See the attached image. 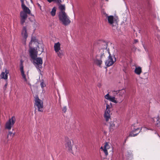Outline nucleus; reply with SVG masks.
<instances>
[{
  "label": "nucleus",
  "instance_id": "ea45409f",
  "mask_svg": "<svg viewBox=\"0 0 160 160\" xmlns=\"http://www.w3.org/2000/svg\"><path fill=\"white\" fill-rule=\"evenodd\" d=\"M7 83L4 85V87L5 88H6L7 86Z\"/></svg>",
  "mask_w": 160,
  "mask_h": 160
},
{
  "label": "nucleus",
  "instance_id": "423d86ee",
  "mask_svg": "<svg viewBox=\"0 0 160 160\" xmlns=\"http://www.w3.org/2000/svg\"><path fill=\"white\" fill-rule=\"evenodd\" d=\"M65 146L66 149L68 151L73 153L72 150V148L73 145V142H71V140L68 138H65Z\"/></svg>",
  "mask_w": 160,
  "mask_h": 160
},
{
  "label": "nucleus",
  "instance_id": "a878e982",
  "mask_svg": "<svg viewBox=\"0 0 160 160\" xmlns=\"http://www.w3.org/2000/svg\"><path fill=\"white\" fill-rule=\"evenodd\" d=\"M56 8L55 7H54L52 9L51 12V14L52 16H54L56 14Z\"/></svg>",
  "mask_w": 160,
  "mask_h": 160
},
{
  "label": "nucleus",
  "instance_id": "58836bf2",
  "mask_svg": "<svg viewBox=\"0 0 160 160\" xmlns=\"http://www.w3.org/2000/svg\"><path fill=\"white\" fill-rule=\"evenodd\" d=\"M138 40H137V39H135L134 40V42L135 43H137V42H138Z\"/></svg>",
  "mask_w": 160,
  "mask_h": 160
},
{
  "label": "nucleus",
  "instance_id": "4c0bfd02",
  "mask_svg": "<svg viewBox=\"0 0 160 160\" xmlns=\"http://www.w3.org/2000/svg\"><path fill=\"white\" fill-rule=\"evenodd\" d=\"M12 133L11 132H9V133H8V135H12Z\"/></svg>",
  "mask_w": 160,
  "mask_h": 160
},
{
  "label": "nucleus",
  "instance_id": "dca6fc26",
  "mask_svg": "<svg viewBox=\"0 0 160 160\" xmlns=\"http://www.w3.org/2000/svg\"><path fill=\"white\" fill-rule=\"evenodd\" d=\"M117 122L115 121L111 122L110 123V127L109 128V131L112 132L113 130L117 128L118 125H117Z\"/></svg>",
  "mask_w": 160,
  "mask_h": 160
},
{
  "label": "nucleus",
  "instance_id": "4468645a",
  "mask_svg": "<svg viewBox=\"0 0 160 160\" xmlns=\"http://www.w3.org/2000/svg\"><path fill=\"white\" fill-rule=\"evenodd\" d=\"M21 35L22 37L23 38L22 40L25 43L28 36L27 32L26 27H23L21 33Z\"/></svg>",
  "mask_w": 160,
  "mask_h": 160
},
{
  "label": "nucleus",
  "instance_id": "cd10ccee",
  "mask_svg": "<svg viewBox=\"0 0 160 160\" xmlns=\"http://www.w3.org/2000/svg\"><path fill=\"white\" fill-rule=\"evenodd\" d=\"M40 86L42 89L46 86V84L44 83L43 80L41 81Z\"/></svg>",
  "mask_w": 160,
  "mask_h": 160
},
{
  "label": "nucleus",
  "instance_id": "5701e85b",
  "mask_svg": "<svg viewBox=\"0 0 160 160\" xmlns=\"http://www.w3.org/2000/svg\"><path fill=\"white\" fill-rule=\"evenodd\" d=\"M119 94L118 95L120 97H122L125 94L126 92V91L124 89L118 90Z\"/></svg>",
  "mask_w": 160,
  "mask_h": 160
},
{
  "label": "nucleus",
  "instance_id": "7ed1b4c3",
  "mask_svg": "<svg viewBox=\"0 0 160 160\" xmlns=\"http://www.w3.org/2000/svg\"><path fill=\"white\" fill-rule=\"evenodd\" d=\"M35 103L34 106L35 108H37L39 112H42L43 110V102L40 99L38 96H36L34 99Z\"/></svg>",
  "mask_w": 160,
  "mask_h": 160
},
{
  "label": "nucleus",
  "instance_id": "aec40b11",
  "mask_svg": "<svg viewBox=\"0 0 160 160\" xmlns=\"http://www.w3.org/2000/svg\"><path fill=\"white\" fill-rule=\"evenodd\" d=\"M55 52L57 54L58 56L60 58H62L64 56V51L63 50L60 49Z\"/></svg>",
  "mask_w": 160,
  "mask_h": 160
},
{
  "label": "nucleus",
  "instance_id": "b1692460",
  "mask_svg": "<svg viewBox=\"0 0 160 160\" xmlns=\"http://www.w3.org/2000/svg\"><path fill=\"white\" fill-rule=\"evenodd\" d=\"M104 116L106 121L107 122L108 121L109 119L111 117L110 114L107 113H106L105 112H104Z\"/></svg>",
  "mask_w": 160,
  "mask_h": 160
},
{
  "label": "nucleus",
  "instance_id": "9b49d317",
  "mask_svg": "<svg viewBox=\"0 0 160 160\" xmlns=\"http://www.w3.org/2000/svg\"><path fill=\"white\" fill-rule=\"evenodd\" d=\"M98 48L102 49H106L107 48L108 42L103 41L99 40L97 42Z\"/></svg>",
  "mask_w": 160,
  "mask_h": 160
},
{
  "label": "nucleus",
  "instance_id": "a19ab883",
  "mask_svg": "<svg viewBox=\"0 0 160 160\" xmlns=\"http://www.w3.org/2000/svg\"><path fill=\"white\" fill-rule=\"evenodd\" d=\"M14 135V134H13V136Z\"/></svg>",
  "mask_w": 160,
  "mask_h": 160
},
{
  "label": "nucleus",
  "instance_id": "9d476101",
  "mask_svg": "<svg viewBox=\"0 0 160 160\" xmlns=\"http://www.w3.org/2000/svg\"><path fill=\"white\" fill-rule=\"evenodd\" d=\"M23 61L21 60L20 61V69L21 72V74L22 77L24 79V81L26 82L30 86L31 85L28 82L27 79L26 78V76L24 74V72L23 69Z\"/></svg>",
  "mask_w": 160,
  "mask_h": 160
},
{
  "label": "nucleus",
  "instance_id": "4be33fe9",
  "mask_svg": "<svg viewBox=\"0 0 160 160\" xmlns=\"http://www.w3.org/2000/svg\"><path fill=\"white\" fill-rule=\"evenodd\" d=\"M156 119L157 120V121L155 124L156 126L157 127H159L160 126V122L159 120H160V118L159 116H158L156 118H153V121H154L155 119Z\"/></svg>",
  "mask_w": 160,
  "mask_h": 160
},
{
  "label": "nucleus",
  "instance_id": "c85d7f7f",
  "mask_svg": "<svg viewBox=\"0 0 160 160\" xmlns=\"http://www.w3.org/2000/svg\"><path fill=\"white\" fill-rule=\"evenodd\" d=\"M112 92L113 95L115 97L116 96V95H118V93L119 94L118 90H117V91L113 90V91H112Z\"/></svg>",
  "mask_w": 160,
  "mask_h": 160
},
{
  "label": "nucleus",
  "instance_id": "473e14b6",
  "mask_svg": "<svg viewBox=\"0 0 160 160\" xmlns=\"http://www.w3.org/2000/svg\"><path fill=\"white\" fill-rule=\"evenodd\" d=\"M38 48H39L38 50L40 51L41 53H42L43 51V48H39V46H38Z\"/></svg>",
  "mask_w": 160,
  "mask_h": 160
},
{
  "label": "nucleus",
  "instance_id": "f8f14e48",
  "mask_svg": "<svg viewBox=\"0 0 160 160\" xmlns=\"http://www.w3.org/2000/svg\"><path fill=\"white\" fill-rule=\"evenodd\" d=\"M29 52L30 56L32 60L37 57L38 52L36 51L35 48H30Z\"/></svg>",
  "mask_w": 160,
  "mask_h": 160
},
{
  "label": "nucleus",
  "instance_id": "a211bd4d",
  "mask_svg": "<svg viewBox=\"0 0 160 160\" xmlns=\"http://www.w3.org/2000/svg\"><path fill=\"white\" fill-rule=\"evenodd\" d=\"M8 72L7 70H5V72H2L0 75V79H7L8 77Z\"/></svg>",
  "mask_w": 160,
  "mask_h": 160
},
{
  "label": "nucleus",
  "instance_id": "20e7f679",
  "mask_svg": "<svg viewBox=\"0 0 160 160\" xmlns=\"http://www.w3.org/2000/svg\"><path fill=\"white\" fill-rule=\"evenodd\" d=\"M109 24L112 27H117L118 25V18L112 15L108 16L106 18Z\"/></svg>",
  "mask_w": 160,
  "mask_h": 160
},
{
  "label": "nucleus",
  "instance_id": "412c9836",
  "mask_svg": "<svg viewBox=\"0 0 160 160\" xmlns=\"http://www.w3.org/2000/svg\"><path fill=\"white\" fill-rule=\"evenodd\" d=\"M142 68L140 67H137L134 70L135 73L137 75H140L142 72Z\"/></svg>",
  "mask_w": 160,
  "mask_h": 160
},
{
  "label": "nucleus",
  "instance_id": "f3484780",
  "mask_svg": "<svg viewBox=\"0 0 160 160\" xmlns=\"http://www.w3.org/2000/svg\"><path fill=\"white\" fill-rule=\"evenodd\" d=\"M104 97L106 99L109 100L112 102H114L115 103H117L118 102H117V101L115 100V97L114 96L111 97L110 96L109 93L107 94Z\"/></svg>",
  "mask_w": 160,
  "mask_h": 160
},
{
  "label": "nucleus",
  "instance_id": "c9c22d12",
  "mask_svg": "<svg viewBox=\"0 0 160 160\" xmlns=\"http://www.w3.org/2000/svg\"><path fill=\"white\" fill-rule=\"evenodd\" d=\"M49 3H51L52 2H56L57 0H47Z\"/></svg>",
  "mask_w": 160,
  "mask_h": 160
},
{
  "label": "nucleus",
  "instance_id": "39448f33",
  "mask_svg": "<svg viewBox=\"0 0 160 160\" xmlns=\"http://www.w3.org/2000/svg\"><path fill=\"white\" fill-rule=\"evenodd\" d=\"M33 63L37 69H40L42 68V59L40 57H37L33 60Z\"/></svg>",
  "mask_w": 160,
  "mask_h": 160
},
{
  "label": "nucleus",
  "instance_id": "2eb2a0df",
  "mask_svg": "<svg viewBox=\"0 0 160 160\" xmlns=\"http://www.w3.org/2000/svg\"><path fill=\"white\" fill-rule=\"evenodd\" d=\"M109 149V146L107 142L105 143L103 147H101L100 149L104 152L105 156H107L108 155L107 150Z\"/></svg>",
  "mask_w": 160,
  "mask_h": 160
},
{
  "label": "nucleus",
  "instance_id": "1a4fd4ad",
  "mask_svg": "<svg viewBox=\"0 0 160 160\" xmlns=\"http://www.w3.org/2000/svg\"><path fill=\"white\" fill-rule=\"evenodd\" d=\"M142 129L139 128H134L130 132L129 136L127 137L125 141L127 140L128 137H135L137 136L141 132ZM126 141H125V142Z\"/></svg>",
  "mask_w": 160,
  "mask_h": 160
},
{
  "label": "nucleus",
  "instance_id": "6e6552de",
  "mask_svg": "<svg viewBox=\"0 0 160 160\" xmlns=\"http://www.w3.org/2000/svg\"><path fill=\"white\" fill-rule=\"evenodd\" d=\"M15 121L16 119L15 117L12 116L6 122L5 125V128L9 130L11 129L12 127L15 123Z\"/></svg>",
  "mask_w": 160,
  "mask_h": 160
},
{
  "label": "nucleus",
  "instance_id": "e433bc0d",
  "mask_svg": "<svg viewBox=\"0 0 160 160\" xmlns=\"http://www.w3.org/2000/svg\"><path fill=\"white\" fill-rule=\"evenodd\" d=\"M37 5H38V7H39L41 10V6L38 3H37Z\"/></svg>",
  "mask_w": 160,
  "mask_h": 160
},
{
  "label": "nucleus",
  "instance_id": "72a5a7b5",
  "mask_svg": "<svg viewBox=\"0 0 160 160\" xmlns=\"http://www.w3.org/2000/svg\"><path fill=\"white\" fill-rule=\"evenodd\" d=\"M105 112L106 113H107L110 114V110H106Z\"/></svg>",
  "mask_w": 160,
  "mask_h": 160
},
{
  "label": "nucleus",
  "instance_id": "f03ea898",
  "mask_svg": "<svg viewBox=\"0 0 160 160\" xmlns=\"http://www.w3.org/2000/svg\"><path fill=\"white\" fill-rule=\"evenodd\" d=\"M58 17L62 24L65 26L69 25L71 23L69 17L65 12H59Z\"/></svg>",
  "mask_w": 160,
  "mask_h": 160
},
{
  "label": "nucleus",
  "instance_id": "ddd939ff",
  "mask_svg": "<svg viewBox=\"0 0 160 160\" xmlns=\"http://www.w3.org/2000/svg\"><path fill=\"white\" fill-rule=\"evenodd\" d=\"M105 58L104 53H102L100 55V59H96L94 60L95 63L99 67H101V65L102 63V60Z\"/></svg>",
  "mask_w": 160,
  "mask_h": 160
},
{
  "label": "nucleus",
  "instance_id": "f704fd0d",
  "mask_svg": "<svg viewBox=\"0 0 160 160\" xmlns=\"http://www.w3.org/2000/svg\"><path fill=\"white\" fill-rule=\"evenodd\" d=\"M20 1L22 3L21 6H23V5H25L24 4V0H20Z\"/></svg>",
  "mask_w": 160,
  "mask_h": 160
},
{
  "label": "nucleus",
  "instance_id": "f257e3e1",
  "mask_svg": "<svg viewBox=\"0 0 160 160\" xmlns=\"http://www.w3.org/2000/svg\"><path fill=\"white\" fill-rule=\"evenodd\" d=\"M23 10L20 13V23L22 25H23L28 17V14L31 13V11L29 8L25 5L22 6Z\"/></svg>",
  "mask_w": 160,
  "mask_h": 160
},
{
  "label": "nucleus",
  "instance_id": "bb28decb",
  "mask_svg": "<svg viewBox=\"0 0 160 160\" xmlns=\"http://www.w3.org/2000/svg\"><path fill=\"white\" fill-rule=\"evenodd\" d=\"M38 40L36 39L35 37H32L31 38V40L29 43V45L30 46L32 42H37Z\"/></svg>",
  "mask_w": 160,
  "mask_h": 160
},
{
  "label": "nucleus",
  "instance_id": "0eeeda50",
  "mask_svg": "<svg viewBox=\"0 0 160 160\" xmlns=\"http://www.w3.org/2000/svg\"><path fill=\"white\" fill-rule=\"evenodd\" d=\"M109 55L108 57V58L105 62V64L106 66L109 67L112 65L114 62L116 61V58L114 55H111L108 52Z\"/></svg>",
  "mask_w": 160,
  "mask_h": 160
},
{
  "label": "nucleus",
  "instance_id": "7c9ffc66",
  "mask_svg": "<svg viewBox=\"0 0 160 160\" xmlns=\"http://www.w3.org/2000/svg\"><path fill=\"white\" fill-rule=\"evenodd\" d=\"M111 106H110V105L107 104H106V110H110V109L111 108Z\"/></svg>",
  "mask_w": 160,
  "mask_h": 160
},
{
  "label": "nucleus",
  "instance_id": "393cba45",
  "mask_svg": "<svg viewBox=\"0 0 160 160\" xmlns=\"http://www.w3.org/2000/svg\"><path fill=\"white\" fill-rule=\"evenodd\" d=\"M59 8L61 10L60 12H65V8L64 5H60L59 6Z\"/></svg>",
  "mask_w": 160,
  "mask_h": 160
},
{
  "label": "nucleus",
  "instance_id": "2f4dec72",
  "mask_svg": "<svg viewBox=\"0 0 160 160\" xmlns=\"http://www.w3.org/2000/svg\"><path fill=\"white\" fill-rule=\"evenodd\" d=\"M102 13V14L104 15V17H106V18L108 16V14H107L104 11H103Z\"/></svg>",
  "mask_w": 160,
  "mask_h": 160
},
{
  "label": "nucleus",
  "instance_id": "c756f323",
  "mask_svg": "<svg viewBox=\"0 0 160 160\" xmlns=\"http://www.w3.org/2000/svg\"><path fill=\"white\" fill-rule=\"evenodd\" d=\"M67 110V108L66 106L62 108V111L64 112L65 113Z\"/></svg>",
  "mask_w": 160,
  "mask_h": 160
},
{
  "label": "nucleus",
  "instance_id": "6ab92c4d",
  "mask_svg": "<svg viewBox=\"0 0 160 160\" xmlns=\"http://www.w3.org/2000/svg\"><path fill=\"white\" fill-rule=\"evenodd\" d=\"M54 48L55 52H57V51L59 50H60V49H61V44L59 42L55 43H54Z\"/></svg>",
  "mask_w": 160,
  "mask_h": 160
}]
</instances>
